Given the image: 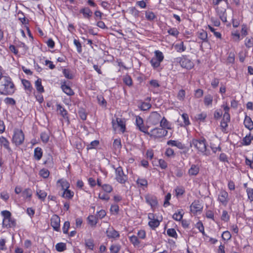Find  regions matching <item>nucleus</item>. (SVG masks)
I'll list each match as a JSON object with an SVG mask.
<instances>
[{
	"label": "nucleus",
	"instance_id": "nucleus-1",
	"mask_svg": "<svg viewBox=\"0 0 253 253\" xmlns=\"http://www.w3.org/2000/svg\"><path fill=\"white\" fill-rule=\"evenodd\" d=\"M15 88L11 79L7 76L2 77L0 85V94L4 95H12L15 92Z\"/></svg>",
	"mask_w": 253,
	"mask_h": 253
},
{
	"label": "nucleus",
	"instance_id": "nucleus-2",
	"mask_svg": "<svg viewBox=\"0 0 253 253\" xmlns=\"http://www.w3.org/2000/svg\"><path fill=\"white\" fill-rule=\"evenodd\" d=\"M192 146L204 155H209L207 152L206 140L204 138L200 139H193L190 142V146Z\"/></svg>",
	"mask_w": 253,
	"mask_h": 253
},
{
	"label": "nucleus",
	"instance_id": "nucleus-3",
	"mask_svg": "<svg viewBox=\"0 0 253 253\" xmlns=\"http://www.w3.org/2000/svg\"><path fill=\"white\" fill-rule=\"evenodd\" d=\"M175 62L179 63L182 68L191 69L194 66L193 63L186 56L177 57L175 59Z\"/></svg>",
	"mask_w": 253,
	"mask_h": 253
},
{
	"label": "nucleus",
	"instance_id": "nucleus-4",
	"mask_svg": "<svg viewBox=\"0 0 253 253\" xmlns=\"http://www.w3.org/2000/svg\"><path fill=\"white\" fill-rule=\"evenodd\" d=\"M115 169L116 180L121 184H125L127 180V175L124 173L121 167H119Z\"/></svg>",
	"mask_w": 253,
	"mask_h": 253
},
{
	"label": "nucleus",
	"instance_id": "nucleus-5",
	"mask_svg": "<svg viewBox=\"0 0 253 253\" xmlns=\"http://www.w3.org/2000/svg\"><path fill=\"white\" fill-rule=\"evenodd\" d=\"M24 140V134L22 130L16 128L14 130L12 137V142L16 145H19L23 143Z\"/></svg>",
	"mask_w": 253,
	"mask_h": 253
},
{
	"label": "nucleus",
	"instance_id": "nucleus-6",
	"mask_svg": "<svg viewBox=\"0 0 253 253\" xmlns=\"http://www.w3.org/2000/svg\"><path fill=\"white\" fill-rule=\"evenodd\" d=\"M168 134V131L163 128L156 127L152 129L149 134H147L150 137H153L155 138H161L165 136Z\"/></svg>",
	"mask_w": 253,
	"mask_h": 253
},
{
	"label": "nucleus",
	"instance_id": "nucleus-7",
	"mask_svg": "<svg viewBox=\"0 0 253 253\" xmlns=\"http://www.w3.org/2000/svg\"><path fill=\"white\" fill-rule=\"evenodd\" d=\"M135 124L137 128L141 131L144 132L145 134H149V132L147 131L148 128L145 126L142 118L137 116L135 119Z\"/></svg>",
	"mask_w": 253,
	"mask_h": 253
},
{
	"label": "nucleus",
	"instance_id": "nucleus-8",
	"mask_svg": "<svg viewBox=\"0 0 253 253\" xmlns=\"http://www.w3.org/2000/svg\"><path fill=\"white\" fill-rule=\"evenodd\" d=\"M107 237L109 239L117 240L120 238V233L113 227H109L106 231Z\"/></svg>",
	"mask_w": 253,
	"mask_h": 253
},
{
	"label": "nucleus",
	"instance_id": "nucleus-9",
	"mask_svg": "<svg viewBox=\"0 0 253 253\" xmlns=\"http://www.w3.org/2000/svg\"><path fill=\"white\" fill-rule=\"evenodd\" d=\"M146 202L151 207L152 209L155 208L158 205V201L156 196L152 195H147L145 197Z\"/></svg>",
	"mask_w": 253,
	"mask_h": 253
},
{
	"label": "nucleus",
	"instance_id": "nucleus-10",
	"mask_svg": "<svg viewBox=\"0 0 253 253\" xmlns=\"http://www.w3.org/2000/svg\"><path fill=\"white\" fill-rule=\"evenodd\" d=\"M161 119V115L157 112H153L149 117L150 122L153 125L158 124L160 122Z\"/></svg>",
	"mask_w": 253,
	"mask_h": 253
},
{
	"label": "nucleus",
	"instance_id": "nucleus-11",
	"mask_svg": "<svg viewBox=\"0 0 253 253\" xmlns=\"http://www.w3.org/2000/svg\"><path fill=\"white\" fill-rule=\"evenodd\" d=\"M60 218L57 215H54L51 218V225L54 230L58 231L60 229Z\"/></svg>",
	"mask_w": 253,
	"mask_h": 253
},
{
	"label": "nucleus",
	"instance_id": "nucleus-12",
	"mask_svg": "<svg viewBox=\"0 0 253 253\" xmlns=\"http://www.w3.org/2000/svg\"><path fill=\"white\" fill-rule=\"evenodd\" d=\"M228 193L224 190H221L219 194L218 200L222 205L226 206L228 203Z\"/></svg>",
	"mask_w": 253,
	"mask_h": 253
},
{
	"label": "nucleus",
	"instance_id": "nucleus-13",
	"mask_svg": "<svg viewBox=\"0 0 253 253\" xmlns=\"http://www.w3.org/2000/svg\"><path fill=\"white\" fill-rule=\"evenodd\" d=\"M203 209V206L200 203L199 201H194L190 206L191 211L193 213H196L201 211Z\"/></svg>",
	"mask_w": 253,
	"mask_h": 253
},
{
	"label": "nucleus",
	"instance_id": "nucleus-14",
	"mask_svg": "<svg viewBox=\"0 0 253 253\" xmlns=\"http://www.w3.org/2000/svg\"><path fill=\"white\" fill-rule=\"evenodd\" d=\"M226 11V10L225 8L221 9L218 7L216 8V11L217 15L219 16L221 20L224 23H225L227 21V15Z\"/></svg>",
	"mask_w": 253,
	"mask_h": 253
},
{
	"label": "nucleus",
	"instance_id": "nucleus-15",
	"mask_svg": "<svg viewBox=\"0 0 253 253\" xmlns=\"http://www.w3.org/2000/svg\"><path fill=\"white\" fill-rule=\"evenodd\" d=\"M200 168L198 165L192 164L189 169L188 173L189 176H196L199 172Z\"/></svg>",
	"mask_w": 253,
	"mask_h": 253
},
{
	"label": "nucleus",
	"instance_id": "nucleus-16",
	"mask_svg": "<svg viewBox=\"0 0 253 253\" xmlns=\"http://www.w3.org/2000/svg\"><path fill=\"white\" fill-rule=\"evenodd\" d=\"M2 225L6 228L13 227L16 226V221L11 217L7 219H3Z\"/></svg>",
	"mask_w": 253,
	"mask_h": 253
},
{
	"label": "nucleus",
	"instance_id": "nucleus-17",
	"mask_svg": "<svg viewBox=\"0 0 253 253\" xmlns=\"http://www.w3.org/2000/svg\"><path fill=\"white\" fill-rule=\"evenodd\" d=\"M80 13H82L84 18L89 19L92 14V12L88 7H84L80 10Z\"/></svg>",
	"mask_w": 253,
	"mask_h": 253
},
{
	"label": "nucleus",
	"instance_id": "nucleus-18",
	"mask_svg": "<svg viewBox=\"0 0 253 253\" xmlns=\"http://www.w3.org/2000/svg\"><path fill=\"white\" fill-rule=\"evenodd\" d=\"M244 124L246 128L251 130L253 129V122L252 119L247 115H246L244 121Z\"/></svg>",
	"mask_w": 253,
	"mask_h": 253
},
{
	"label": "nucleus",
	"instance_id": "nucleus-19",
	"mask_svg": "<svg viewBox=\"0 0 253 253\" xmlns=\"http://www.w3.org/2000/svg\"><path fill=\"white\" fill-rule=\"evenodd\" d=\"M167 144L172 146H176L180 149H184L185 148V145L183 144L176 140H170L167 142Z\"/></svg>",
	"mask_w": 253,
	"mask_h": 253
},
{
	"label": "nucleus",
	"instance_id": "nucleus-20",
	"mask_svg": "<svg viewBox=\"0 0 253 253\" xmlns=\"http://www.w3.org/2000/svg\"><path fill=\"white\" fill-rule=\"evenodd\" d=\"M0 144L1 146L4 147V148L7 149L9 152L11 151V148L9 147V141L3 136H1L0 137Z\"/></svg>",
	"mask_w": 253,
	"mask_h": 253
},
{
	"label": "nucleus",
	"instance_id": "nucleus-21",
	"mask_svg": "<svg viewBox=\"0 0 253 253\" xmlns=\"http://www.w3.org/2000/svg\"><path fill=\"white\" fill-rule=\"evenodd\" d=\"M160 126L162 128L165 129H171V125L169 124V123L167 121L166 118L165 117H163L162 119L160 120Z\"/></svg>",
	"mask_w": 253,
	"mask_h": 253
},
{
	"label": "nucleus",
	"instance_id": "nucleus-22",
	"mask_svg": "<svg viewBox=\"0 0 253 253\" xmlns=\"http://www.w3.org/2000/svg\"><path fill=\"white\" fill-rule=\"evenodd\" d=\"M198 37L199 39L203 41V42H208V34L206 31L203 30L198 32Z\"/></svg>",
	"mask_w": 253,
	"mask_h": 253
},
{
	"label": "nucleus",
	"instance_id": "nucleus-23",
	"mask_svg": "<svg viewBox=\"0 0 253 253\" xmlns=\"http://www.w3.org/2000/svg\"><path fill=\"white\" fill-rule=\"evenodd\" d=\"M69 187V185H68L66 186V188L64 189V198L70 200L74 197V192L68 189Z\"/></svg>",
	"mask_w": 253,
	"mask_h": 253
},
{
	"label": "nucleus",
	"instance_id": "nucleus-24",
	"mask_svg": "<svg viewBox=\"0 0 253 253\" xmlns=\"http://www.w3.org/2000/svg\"><path fill=\"white\" fill-rule=\"evenodd\" d=\"M75 72L74 70L64 69V77L68 79H72L74 77Z\"/></svg>",
	"mask_w": 253,
	"mask_h": 253
},
{
	"label": "nucleus",
	"instance_id": "nucleus-25",
	"mask_svg": "<svg viewBox=\"0 0 253 253\" xmlns=\"http://www.w3.org/2000/svg\"><path fill=\"white\" fill-rule=\"evenodd\" d=\"M42 156V149L40 147H37L34 150V157L37 160H40Z\"/></svg>",
	"mask_w": 253,
	"mask_h": 253
},
{
	"label": "nucleus",
	"instance_id": "nucleus-26",
	"mask_svg": "<svg viewBox=\"0 0 253 253\" xmlns=\"http://www.w3.org/2000/svg\"><path fill=\"white\" fill-rule=\"evenodd\" d=\"M57 187L59 189V195L63 197V180L62 179H59L56 184Z\"/></svg>",
	"mask_w": 253,
	"mask_h": 253
},
{
	"label": "nucleus",
	"instance_id": "nucleus-27",
	"mask_svg": "<svg viewBox=\"0 0 253 253\" xmlns=\"http://www.w3.org/2000/svg\"><path fill=\"white\" fill-rule=\"evenodd\" d=\"M213 101V96L211 94H207L204 97V104L206 106L211 105Z\"/></svg>",
	"mask_w": 253,
	"mask_h": 253
},
{
	"label": "nucleus",
	"instance_id": "nucleus-28",
	"mask_svg": "<svg viewBox=\"0 0 253 253\" xmlns=\"http://www.w3.org/2000/svg\"><path fill=\"white\" fill-rule=\"evenodd\" d=\"M35 86L38 92L42 93L44 92V88L42 84V80L38 79L35 82Z\"/></svg>",
	"mask_w": 253,
	"mask_h": 253
},
{
	"label": "nucleus",
	"instance_id": "nucleus-29",
	"mask_svg": "<svg viewBox=\"0 0 253 253\" xmlns=\"http://www.w3.org/2000/svg\"><path fill=\"white\" fill-rule=\"evenodd\" d=\"M130 242L134 247L138 246L140 244V241L136 236L132 235L129 237Z\"/></svg>",
	"mask_w": 253,
	"mask_h": 253
},
{
	"label": "nucleus",
	"instance_id": "nucleus-30",
	"mask_svg": "<svg viewBox=\"0 0 253 253\" xmlns=\"http://www.w3.org/2000/svg\"><path fill=\"white\" fill-rule=\"evenodd\" d=\"M85 246L89 250L93 251L94 247L93 240L91 239L85 240Z\"/></svg>",
	"mask_w": 253,
	"mask_h": 253
},
{
	"label": "nucleus",
	"instance_id": "nucleus-31",
	"mask_svg": "<svg viewBox=\"0 0 253 253\" xmlns=\"http://www.w3.org/2000/svg\"><path fill=\"white\" fill-rule=\"evenodd\" d=\"M113 146L114 149L116 151L120 150L122 148L121 141L120 138L115 139L114 140Z\"/></svg>",
	"mask_w": 253,
	"mask_h": 253
},
{
	"label": "nucleus",
	"instance_id": "nucleus-32",
	"mask_svg": "<svg viewBox=\"0 0 253 253\" xmlns=\"http://www.w3.org/2000/svg\"><path fill=\"white\" fill-rule=\"evenodd\" d=\"M117 125L120 127V130L122 132H124L126 130V125L124 121L120 118H117Z\"/></svg>",
	"mask_w": 253,
	"mask_h": 253
},
{
	"label": "nucleus",
	"instance_id": "nucleus-33",
	"mask_svg": "<svg viewBox=\"0 0 253 253\" xmlns=\"http://www.w3.org/2000/svg\"><path fill=\"white\" fill-rule=\"evenodd\" d=\"M149 226L153 229H155L160 225V221L158 219H155L153 220H150L148 222Z\"/></svg>",
	"mask_w": 253,
	"mask_h": 253
},
{
	"label": "nucleus",
	"instance_id": "nucleus-34",
	"mask_svg": "<svg viewBox=\"0 0 253 253\" xmlns=\"http://www.w3.org/2000/svg\"><path fill=\"white\" fill-rule=\"evenodd\" d=\"M64 93L69 96L74 94L73 90L66 84L65 82H64Z\"/></svg>",
	"mask_w": 253,
	"mask_h": 253
},
{
	"label": "nucleus",
	"instance_id": "nucleus-35",
	"mask_svg": "<svg viewBox=\"0 0 253 253\" xmlns=\"http://www.w3.org/2000/svg\"><path fill=\"white\" fill-rule=\"evenodd\" d=\"M183 212L182 210L181 211H178V212H175L172 215V218L173 219L176 221H180L183 217Z\"/></svg>",
	"mask_w": 253,
	"mask_h": 253
},
{
	"label": "nucleus",
	"instance_id": "nucleus-36",
	"mask_svg": "<svg viewBox=\"0 0 253 253\" xmlns=\"http://www.w3.org/2000/svg\"><path fill=\"white\" fill-rule=\"evenodd\" d=\"M37 195L40 199L42 201H44L47 196V193L44 191L41 190H37Z\"/></svg>",
	"mask_w": 253,
	"mask_h": 253
},
{
	"label": "nucleus",
	"instance_id": "nucleus-37",
	"mask_svg": "<svg viewBox=\"0 0 253 253\" xmlns=\"http://www.w3.org/2000/svg\"><path fill=\"white\" fill-rule=\"evenodd\" d=\"M154 57L156 58L159 61H161V62L163 61L164 58L163 53L159 50H156L155 51Z\"/></svg>",
	"mask_w": 253,
	"mask_h": 253
},
{
	"label": "nucleus",
	"instance_id": "nucleus-38",
	"mask_svg": "<svg viewBox=\"0 0 253 253\" xmlns=\"http://www.w3.org/2000/svg\"><path fill=\"white\" fill-rule=\"evenodd\" d=\"M168 33L169 35L174 36L175 37H177L179 35V31L176 28H170L168 30Z\"/></svg>",
	"mask_w": 253,
	"mask_h": 253
},
{
	"label": "nucleus",
	"instance_id": "nucleus-39",
	"mask_svg": "<svg viewBox=\"0 0 253 253\" xmlns=\"http://www.w3.org/2000/svg\"><path fill=\"white\" fill-rule=\"evenodd\" d=\"M145 17L147 19V20L149 21H152L155 18H156V16L153 12L150 11H146L145 12Z\"/></svg>",
	"mask_w": 253,
	"mask_h": 253
},
{
	"label": "nucleus",
	"instance_id": "nucleus-40",
	"mask_svg": "<svg viewBox=\"0 0 253 253\" xmlns=\"http://www.w3.org/2000/svg\"><path fill=\"white\" fill-rule=\"evenodd\" d=\"M32 195V191L31 189L27 188L22 192V196L25 198H31Z\"/></svg>",
	"mask_w": 253,
	"mask_h": 253
},
{
	"label": "nucleus",
	"instance_id": "nucleus-41",
	"mask_svg": "<svg viewBox=\"0 0 253 253\" xmlns=\"http://www.w3.org/2000/svg\"><path fill=\"white\" fill-rule=\"evenodd\" d=\"M89 224L91 226H95L97 223L96 218L93 215H89L87 217Z\"/></svg>",
	"mask_w": 253,
	"mask_h": 253
},
{
	"label": "nucleus",
	"instance_id": "nucleus-42",
	"mask_svg": "<svg viewBox=\"0 0 253 253\" xmlns=\"http://www.w3.org/2000/svg\"><path fill=\"white\" fill-rule=\"evenodd\" d=\"M121 249L119 245H112L110 248L111 253H118Z\"/></svg>",
	"mask_w": 253,
	"mask_h": 253
},
{
	"label": "nucleus",
	"instance_id": "nucleus-43",
	"mask_svg": "<svg viewBox=\"0 0 253 253\" xmlns=\"http://www.w3.org/2000/svg\"><path fill=\"white\" fill-rule=\"evenodd\" d=\"M150 63H151L152 66L153 68H156L160 66L161 62L159 61L158 60H157V59L156 58L153 57L150 60Z\"/></svg>",
	"mask_w": 253,
	"mask_h": 253
},
{
	"label": "nucleus",
	"instance_id": "nucleus-44",
	"mask_svg": "<svg viewBox=\"0 0 253 253\" xmlns=\"http://www.w3.org/2000/svg\"><path fill=\"white\" fill-rule=\"evenodd\" d=\"M123 81L128 86H131L132 84L131 78L128 75H126L124 77Z\"/></svg>",
	"mask_w": 253,
	"mask_h": 253
},
{
	"label": "nucleus",
	"instance_id": "nucleus-45",
	"mask_svg": "<svg viewBox=\"0 0 253 253\" xmlns=\"http://www.w3.org/2000/svg\"><path fill=\"white\" fill-rule=\"evenodd\" d=\"M185 97V91L184 89H180L177 94V99L180 101H183Z\"/></svg>",
	"mask_w": 253,
	"mask_h": 253
},
{
	"label": "nucleus",
	"instance_id": "nucleus-46",
	"mask_svg": "<svg viewBox=\"0 0 253 253\" xmlns=\"http://www.w3.org/2000/svg\"><path fill=\"white\" fill-rule=\"evenodd\" d=\"M22 83L26 89H27L29 91H31L32 87L31 86L30 82L29 81L26 80H23L22 81Z\"/></svg>",
	"mask_w": 253,
	"mask_h": 253
},
{
	"label": "nucleus",
	"instance_id": "nucleus-47",
	"mask_svg": "<svg viewBox=\"0 0 253 253\" xmlns=\"http://www.w3.org/2000/svg\"><path fill=\"white\" fill-rule=\"evenodd\" d=\"M175 48L179 52H181L186 50V47L184 45L183 42H181L179 44L175 45Z\"/></svg>",
	"mask_w": 253,
	"mask_h": 253
},
{
	"label": "nucleus",
	"instance_id": "nucleus-48",
	"mask_svg": "<svg viewBox=\"0 0 253 253\" xmlns=\"http://www.w3.org/2000/svg\"><path fill=\"white\" fill-rule=\"evenodd\" d=\"M167 233L169 236L173 238H176L177 236L175 230L173 228L168 229Z\"/></svg>",
	"mask_w": 253,
	"mask_h": 253
},
{
	"label": "nucleus",
	"instance_id": "nucleus-49",
	"mask_svg": "<svg viewBox=\"0 0 253 253\" xmlns=\"http://www.w3.org/2000/svg\"><path fill=\"white\" fill-rule=\"evenodd\" d=\"M221 237L224 240H229L231 238V234L229 231H225L223 232Z\"/></svg>",
	"mask_w": 253,
	"mask_h": 253
},
{
	"label": "nucleus",
	"instance_id": "nucleus-50",
	"mask_svg": "<svg viewBox=\"0 0 253 253\" xmlns=\"http://www.w3.org/2000/svg\"><path fill=\"white\" fill-rule=\"evenodd\" d=\"M74 43L77 47V51L79 53H81L82 52V46L81 43H80V41L76 39H74Z\"/></svg>",
	"mask_w": 253,
	"mask_h": 253
},
{
	"label": "nucleus",
	"instance_id": "nucleus-51",
	"mask_svg": "<svg viewBox=\"0 0 253 253\" xmlns=\"http://www.w3.org/2000/svg\"><path fill=\"white\" fill-rule=\"evenodd\" d=\"M78 114L81 119L83 120L86 119V113L84 109H80L78 112Z\"/></svg>",
	"mask_w": 253,
	"mask_h": 253
},
{
	"label": "nucleus",
	"instance_id": "nucleus-52",
	"mask_svg": "<svg viewBox=\"0 0 253 253\" xmlns=\"http://www.w3.org/2000/svg\"><path fill=\"white\" fill-rule=\"evenodd\" d=\"M119 211V207L118 205H113L111 206L110 211L112 214H117Z\"/></svg>",
	"mask_w": 253,
	"mask_h": 253
},
{
	"label": "nucleus",
	"instance_id": "nucleus-53",
	"mask_svg": "<svg viewBox=\"0 0 253 253\" xmlns=\"http://www.w3.org/2000/svg\"><path fill=\"white\" fill-rule=\"evenodd\" d=\"M182 118L183 120L184 123V126H187L190 125V121L189 120L188 115L184 113L182 115Z\"/></svg>",
	"mask_w": 253,
	"mask_h": 253
},
{
	"label": "nucleus",
	"instance_id": "nucleus-54",
	"mask_svg": "<svg viewBox=\"0 0 253 253\" xmlns=\"http://www.w3.org/2000/svg\"><path fill=\"white\" fill-rule=\"evenodd\" d=\"M41 138L43 143H46L49 140V135L45 132H43L41 134Z\"/></svg>",
	"mask_w": 253,
	"mask_h": 253
},
{
	"label": "nucleus",
	"instance_id": "nucleus-55",
	"mask_svg": "<svg viewBox=\"0 0 253 253\" xmlns=\"http://www.w3.org/2000/svg\"><path fill=\"white\" fill-rule=\"evenodd\" d=\"M102 188L105 192L107 193H110L113 190L112 186L108 184L102 185Z\"/></svg>",
	"mask_w": 253,
	"mask_h": 253
},
{
	"label": "nucleus",
	"instance_id": "nucleus-56",
	"mask_svg": "<svg viewBox=\"0 0 253 253\" xmlns=\"http://www.w3.org/2000/svg\"><path fill=\"white\" fill-rule=\"evenodd\" d=\"M242 143L243 145H249L251 143L249 134L247 135L243 138Z\"/></svg>",
	"mask_w": 253,
	"mask_h": 253
},
{
	"label": "nucleus",
	"instance_id": "nucleus-57",
	"mask_svg": "<svg viewBox=\"0 0 253 253\" xmlns=\"http://www.w3.org/2000/svg\"><path fill=\"white\" fill-rule=\"evenodd\" d=\"M176 196H179L182 195L185 192L184 189L182 187H177L175 189Z\"/></svg>",
	"mask_w": 253,
	"mask_h": 253
},
{
	"label": "nucleus",
	"instance_id": "nucleus-58",
	"mask_svg": "<svg viewBox=\"0 0 253 253\" xmlns=\"http://www.w3.org/2000/svg\"><path fill=\"white\" fill-rule=\"evenodd\" d=\"M137 183L141 186H146L148 184L147 181L145 178H138L137 180Z\"/></svg>",
	"mask_w": 253,
	"mask_h": 253
},
{
	"label": "nucleus",
	"instance_id": "nucleus-59",
	"mask_svg": "<svg viewBox=\"0 0 253 253\" xmlns=\"http://www.w3.org/2000/svg\"><path fill=\"white\" fill-rule=\"evenodd\" d=\"M151 107V105L147 102H143L140 106L141 110L143 111H146L149 110Z\"/></svg>",
	"mask_w": 253,
	"mask_h": 253
},
{
	"label": "nucleus",
	"instance_id": "nucleus-60",
	"mask_svg": "<svg viewBox=\"0 0 253 253\" xmlns=\"http://www.w3.org/2000/svg\"><path fill=\"white\" fill-rule=\"evenodd\" d=\"M247 193L248 195V199L252 202L253 201V189L247 188Z\"/></svg>",
	"mask_w": 253,
	"mask_h": 253
},
{
	"label": "nucleus",
	"instance_id": "nucleus-61",
	"mask_svg": "<svg viewBox=\"0 0 253 253\" xmlns=\"http://www.w3.org/2000/svg\"><path fill=\"white\" fill-rule=\"evenodd\" d=\"M229 218L230 216L228 215L227 211H223L221 217V219L227 222L229 220Z\"/></svg>",
	"mask_w": 253,
	"mask_h": 253
},
{
	"label": "nucleus",
	"instance_id": "nucleus-62",
	"mask_svg": "<svg viewBox=\"0 0 253 253\" xmlns=\"http://www.w3.org/2000/svg\"><path fill=\"white\" fill-rule=\"evenodd\" d=\"M207 117V114L205 113H202L201 114L197 115L196 118L198 120L204 122Z\"/></svg>",
	"mask_w": 253,
	"mask_h": 253
},
{
	"label": "nucleus",
	"instance_id": "nucleus-63",
	"mask_svg": "<svg viewBox=\"0 0 253 253\" xmlns=\"http://www.w3.org/2000/svg\"><path fill=\"white\" fill-rule=\"evenodd\" d=\"M219 160L222 162L228 163V158L227 155L225 153H221L219 157Z\"/></svg>",
	"mask_w": 253,
	"mask_h": 253
},
{
	"label": "nucleus",
	"instance_id": "nucleus-64",
	"mask_svg": "<svg viewBox=\"0 0 253 253\" xmlns=\"http://www.w3.org/2000/svg\"><path fill=\"white\" fill-rule=\"evenodd\" d=\"M159 164L162 169H166L168 167L167 163L163 159L159 160Z\"/></svg>",
	"mask_w": 253,
	"mask_h": 253
}]
</instances>
